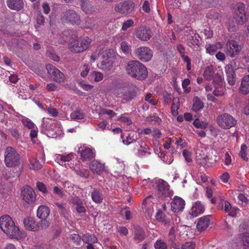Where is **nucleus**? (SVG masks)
<instances>
[{"label":"nucleus","instance_id":"f257e3e1","mask_svg":"<svg viewBox=\"0 0 249 249\" xmlns=\"http://www.w3.org/2000/svg\"><path fill=\"white\" fill-rule=\"evenodd\" d=\"M203 76L207 81L213 79V85L214 88L213 94L216 96H222L224 94L223 79L222 75L217 72L214 74V69L212 67H207L205 70Z\"/></svg>","mask_w":249,"mask_h":249},{"label":"nucleus","instance_id":"f03ea898","mask_svg":"<svg viewBox=\"0 0 249 249\" xmlns=\"http://www.w3.org/2000/svg\"><path fill=\"white\" fill-rule=\"evenodd\" d=\"M126 71L130 76L140 80H145L148 76V71L145 66L137 60L129 61Z\"/></svg>","mask_w":249,"mask_h":249},{"label":"nucleus","instance_id":"7ed1b4c3","mask_svg":"<svg viewBox=\"0 0 249 249\" xmlns=\"http://www.w3.org/2000/svg\"><path fill=\"white\" fill-rule=\"evenodd\" d=\"M0 227L10 238L18 239L20 236L18 227L15 225L12 218L8 215L0 217Z\"/></svg>","mask_w":249,"mask_h":249},{"label":"nucleus","instance_id":"20e7f679","mask_svg":"<svg viewBox=\"0 0 249 249\" xmlns=\"http://www.w3.org/2000/svg\"><path fill=\"white\" fill-rule=\"evenodd\" d=\"M4 162L8 167L19 166L21 163V156L14 148L9 146L5 151Z\"/></svg>","mask_w":249,"mask_h":249},{"label":"nucleus","instance_id":"39448f33","mask_svg":"<svg viewBox=\"0 0 249 249\" xmlns=\"http://www.w3.org/2000/svg\"><path fill=\"white\" fill-rule=\"evenodd\" d=\"M218 125L221 128L228 129L237 124V120L227 113H219L216 120Z\"/></svg>","mask_w":249,"mask_h":249},{"label":"nucleus","instance_id":"423d86ee","mask_svg":"<svg viewBox=\"0 0 249 249\" xmlns=\"http://www.w3.org/2000/svg\"><path fill=\"white\" fill-rule=\"evenodd\" d=\"M91 43V39L86 37L73 39L69 45V49L73 53H79L87 49Z\"/></svg>","mask_w":249,"mask_h":249},{"label":"nucleus","instance_id":"0eeeda50","mask_svg":"<svg viewBox=\"0 0 249 249\" xmlns=\"http://www.w3.org/2000/svg\"><path fill=\"white\" fill-rule=\"evenodd\" d=\"M135 4L131 0H124L115 5L114 10L122 15L131 14L134 10Z\"/></svg>","mask_w":249,"mask_h":249},{"label":"nucleus","instance_id":"6e6552de","mask_svg":"<svg viewBox=\"0 0 249 249\" xmlns=\"http://www.w3.org/2000/svg\"><path fill=\"white\" fill-rule=\"evenodd\" d=\"M135 54L137 57L143 62L150 61L153 56L152 51L147 47H141L135 51Z\"/></svg>","mask_w":249,"mask_h":249},{"label":"nucleus","instance_id":"1a4fd4ad","mask_svg":"<svg viewBox=\"0 0 249 249\" xmlns=\"http://www.w3.org/2000/svg\"><path fill=\"white\" fill-rule=\"evenodd\" d=\"M21 196L26 203L32 204L36 200V194L34 189L29 186H25L22 188Z\"/></svg>","mask_w":249,"mask_h":249},{"label":"nucleus","instance_id":"9d476101","mask_svg":"<svg viewBox=\"0 0 249 249\" xmlns=\"http://www.w3.org/2000/svg\"><path fill=\"white\" fill-rule=\"evenodd\" d=\"M245 5L243 3H238L235 6V18L238 24H244L248 20V17L245 12Z\"/></svg>","mask_w":249,"mask_h":249},{"label":"nucleus","instance_id":"9b49d317","mask_svg":"<svg viewBox=\"0 0 249 249\" xmlns=\"http://www.w3.org/2000/svg\"><path fill=\"white\" fill-rule=\"evenodd\" d=\"M46 68L48 73L51 75L54 81L58 83L64 81V74L60 70L50 64L47 65Z\"/></svg>","mask_w":249,"mask_h":249},{"label":"nucleus","instance_id":"f8f14e48","mask_svg":"<svg viewBox=\"0 0 249 249\" xmlns=\"http://www.w3.org/2000/svg\"><path fill=\"white\" fill-rule=\"evenodd\" d=\"M157 188L159 191L158 197L160 199L171 197L172 196V193L169 190V186L166 181L160 179L158 182Z\"/></svg>","mask_w":249,"mask_h":249},{"label":"nucleus","instance_id":"ddd939ff","mask_svg":"<svg viewBox=\"0 0 249 249\" xmlns=\"http://www.w3.org/2000/svg\"><path fill=\"white\" fill-rule=\"evenodd\" d=\"M226 50L228 55L234 57L239 54L241 50V47L236 41L231 40L227 43Z\"/></svg>","mask_w":249,"mask_h":249},{"label":"nucleus","instance_id":"4468645a","mask_svg":"<svg viewBox=\"0 0 249 249\" xmlns=\"http://www.w3.org/2000/svg\"><path fill=\"white\" fill-rule=\"evenodd\" d=\"M62 18L67 22L72 24H78L80 20V17L73 10L69 9L63 13Z\"/></svg>","mask_w":249,"mask_h":249},{"label":"nucleus","instance_id":"2eb2a0df","mask_svg":"<svg viewBox=\"0 0 249 249\" xmlns=\"http://www.w3.org/2000/svg\"><path fill=\"white\" fill-rule=\"evenodd\" d=\"M110 53L106 50L104 52L102 56L103 60L101 62V66L103 69L109 70L113 67V60Z\"/></svg>","mask_w":249,"mask_h":249},{"label":"nucleus","instance_id":"dca6fc26","mask_svg":"<svg viewBox=\"0 0 249 249\" xmlns=\"http://www.w3.org/2000/svg\"><path fill=\"white\" fill-rule=\"evenodd\" d=\"M135 35L138 38L142 41L148 40L152 36L151 30L144 26L139 28L136 31Z\"/></svg>","mask_w":249,"mask_h":249},{"label":"nucleus","instance_id":"f3484780","mask_svg":"<svg viewBox=\"0 0 249 249\" xmlns=\"http://www.w3.org/2000/svg\"><path fill=\"white\" fill-rule=\"evenodd\" d=\"M171 210L174 213L182 211L184 207L185 201L180 197L175 196L171 203Z\"/></svg>","mask_w":249,"mask_h":249},{"label":"nucleus","instance_id":"a211bd4d","mask_svg":"<svg viewBox=\"0 0 249 249\" xmlns=\"http://www.w3.org/2000/svg\"><path fill=\"white\" fill-rule=\"evenodd\" d=\"M23 224L25 229L29 231H38L39 230V226L36 224L33 218L28 217L23 220Z\"/></svg>","mask_w":249,"mask_h":249},{"label":"nucleus","instance_id":"6ab92c4d","mask_svg":"<svg viewBox=\"0 0 249 249\" xmlns=\"http://www.w3.org/2000/svg\"><path fill=\"white\" fill-rule=\"evenodd\" d=\"M211 216V215H208L198 219L196 229L198 231H201L207 228L210 224V217Z\"/></svg>","mask_w":249,"mask_h":249},{"label":"nucleus","instance_id":"aec40b11","mask_svg":"<svg viewBox=\"0 0 249 249\" xmlns=\"http://www.w3.org/2000/svg\"><path fill=\"white\" fill-rule=\"evenodd\" d=\"M205 208L199 201L195 202L191 208L190 214L193 217H196L204 212Z\"/></svg>","mask_w":249,"mask_h":249},{"label":"nucleus","instance_id":"412c9836","mask_svg":"<svg viewBox=\"0 0 249 249\" xmlns=\"http://www.w3.org/2000/svg\"><path fill=\"white\" fill-rule=\"evenodd\" d=\"M89 168L94 174L100 175L105 170V165L97 160H93L89 165Z\"/></svg>","mask_w":249,"mask_h":249},{"label":"nucleus","instance_id":"4be33fe9","mask_svg":"<svg viewBox=\"0 0 249 249\" xmlns=\"http://www.w3.org/2000/svg\"><path fill=\"white\" fill-rule=\"evenodd\" d=\"M7 4L10 9L17 11L24 7L23 0H7Z\"/></svg>","mask_w":249,"mask_h":249},{"label":"nucleus","instance_id":"5701e85b","mask_svg":"<svg viewBox=\"0 0 249 249\" xmlns=\"http://www.w3.org/2000/svg\"><path fill=\"white\" fill-rule=\"evenodd\" d=\"M187 39L189 41L190 47H192L194 45L199 46L200 42L199 40V36L196 33H194L193 31H190L188 34L186 36Z\"/></svg>","mask_w":249,"mask_h":249},{"label":"nucleus","instance_id":"b1692460","mask_svg":"<svg viewBox=\"0 0 249 249\" xmlns=\"http://www.w3.org/2000/svg\"><path fill=\"white\" fill-rule=\"evenodd\" d=\"M119 94L120 95V97L126 102L132 100L136 96V93L128 88L123 89Z\"/></svg>","mask_w":249,"mask_h":249},{"label":"nucleus","instance_id":"393cba45","mask_svg":"<svg viewBox=\"0 0 249 249\" xmlns=\"http://www.w3.org/2000/svg\"><path fill=\"white\" fill-rule=\"evenodd\" d=\"M91 196L93 201L96 203H101L103 200L102 191L99 188H93Z\"/></svg>","mask_w":249,"mask_h":249},{"label":"nucleus","instance_id":"a878e982","mask_svg":"<svg viewBox=\"0 0 249 249\" xmlns=\"http://www.w3.org/2000/svg\"><path fill=\"white\" fill-rule=\"evenodd\" d=\"M136 146L138 148L137 155L139 157L145 155L146 153H150L148 151L149 148L148 146L143 141H140L136 144Z\"/></svg>","mask_w":249,"mask_h":249},{"label":"nucleus","instance_id":"bb28decb","mask_svg":"<svg viewBox=\"0 0 249 249\" xmlns=\"http://www.w3.org/2000/svg\"><path fill=\"white\" fill-rule=\"evenodd\" d=\"M94 157V154L89 148H86L81 151V159L84 161L90 160Z\"/></svg>","mask_w":249,"mask_h":249},{"label":"nucleus","instance_id":"cd10ccee","mask_svg":"<svg viewBox=\"0 0 249 249\" xmlns=\"http://www.w3.org/2000/svg\"><path fill=\"white\" fill-rule=\"evenodd\" d=\"M50 214V210L48 207L41 205L37 211V216L40 219L47 218Z\"/></svg>","mask_w":249,"mask_h":249},{"label":"nucleus","instance_id":"c85d7f7f","mask_svg":"<svg viewBox=\"0 0 249 249\" xmlns=\"http://www.w3.org/2000/svg\"><path fill=\"white\" fill-rule=\"evenodd\" d=\"M240 90L244 94H247L249 93V74L245 76L242 78Z\"/></svg>","mask_w":249,"mask_h":249},{"label":"nucleus","instance_id":"c756f323","mask_svg":"<svg viewBox=\"0 0 249 249\" xmlns=\"http://www.w3.org/2000/svg\"><path fill=\"white\" fill-rule=\"evenodd\" d=\"M134 239L141 241L143 240L145 236L144 231L139 226H135L134 227Z\"/></svg>","mask_w":249,"mask_h":249},{"label":"nucleus","instance_id":"7c9ffc66","mask_svg":"<svg viewBox=\"0 0 249 249\" xmlns=\"http://www.w3.org/2000/svg\"><path fill=\"white\" fill-rule=\"evenodd\" d=\"M74 154L73 153H71L68 154L67 155H63L58 154L56 155V160H57V162L60 164L62 165V164L64 162L69 161L74 158Z\"/></svg>","mask_w":249,"mask_h":249},{"label":"nucleus","instance_id":"2f4dec72","mask_svg":"<svg viewBox=\"0 0 249 249\" xmlns=\"http://www.w3.org/2000/svg\"><path fill=\"white\" fill-rule=\"evenodd\" d=\"M240 68H241V67L240 66V61L238 59H233L230 62V64L226 66L225 70H228L235 72V71Z\"/></svg>","mask_w":249,"mask_h":249},{"label":"nucleus","instance_id":"473e14b6","mask_svg":"<svg viewBox=\"0 0 249 249\" xmlns=\"http://www.w3.org/2000/svg\"><path fill=\"white\" fill-rule=\"evenodd\" d=\"M238 21L236 20V18H229L227 23L228 29L229 31L235 32L238 28ZM239 25L240 24H239Z\"/></svg>","mask_w":249,"mask_h":249},{"label":"nucleus","instance_id":"72a5a7b5","mask_svg":"<svg viewBox=\"0 0 249 249\" xmlns=\"http://www.w3.org/2000/svg\"><path fill=\"white\" fill-rule=\"evenodd\" d=\"M226 73L227 79L228 83L231 85H234L235 84L236 77L235 72L228 70H225Z\"/></svg>","mask_w":249,"mask_h":249},{"label":"nucleus","instance_id":"f704fd0d","mask_svg":"<svg viewBox=\"0 0 249 249\" xmlns=\"http://www.w3.org/2000/svg\"><path fill=\"white\" fill-rule=\"evenodd\" d=\"M83 241L87 244H94L97 242V239L96 237L93 234H85L82 238Z\"/></svg>","mask_w":249,"mask_h":249},{"label":"nucleus","instance_id":"c9c22d12","mask_svg":"<svg viewBox=\"0 0 249 249\" xmlns=\"http://www.w3.org/2000/svg\"><path fill=\"white\" fill-rule=\"evenodd\" d=\"M121 138L122 139L123 143L124 144L129 145L131 143H133L134 142H136L137 140V137H135L134 135H132L131 134H128V135L126 136V140L124 139V134H121Z\"/></svg>","mask_w":249,"mask_h":249},{"label":"nucleus","instance_id":"e433bc0d","mask_svg":"<svg viewBox=\"0 0 249 249\" xmlns=\"http://www.w3.org/2000/svg\"><path fill=\"white\" fill-rule=\"evenodd\" d=\"M71 118L74 120H81L85 116V113L81 110H75L71 114Z\"/></svg>","mask_w":249,"mask_h":249},{"label":"nucleus","instance_id":"4c0bfd02","mask_svg":"<svg viewBox=\"0 0 249 249\" xmlns=\"http://www.w3.org/2000/svg\"><path fill=\"white\" fill-rule=\"evenodd\" d=\"M179 107V100L178 98H174L173 100V104L171 107V112L174 116L178 114V109Z\"/></svg>","mask_w":249,"mask_h":249},{"label":"nucleus","instance_id":"58836bf2","mask_svg":"<svg viewBox=\"0 0 249 249\" xmlns=\"http://www.w3.org/2000/svg\"><path fill=\"white\" fill-rule=\"evenodd\" d=\"M203 107V103L199 100V99L197 97H196L195 98V101L193 103L192 109L195 111L197 112L200 109H202Z\"/></svg>","mask_w":249,"mask_h":249},{"label":"nucleus","instance_id":"ea45409f","mask_svg":"<svg viewBox=\"0 0 249 249\" xmlns=\"http://www.w3.org/2000/svg\"><path fill=\"white\" fill-rule=\"evenodd\" d=\"M75 173L78 176L85 178H89V171L84 168L75 169Z\"/></svg>","mask_w":249,"mask_h":249},{"label":"nucleus","instance_id":"a19ab883","mask_svg":"<svg viewBox=\"0 0 249 249\" xmlns=\"http://www.w3.org/2000/svg\"><path fill=\"white\" fill-rule=\"evenodd\" d=\"M46 54L48 57L56 62H58L60 60L59 57L56 55L54 50L51 49L47 50Z\"/></svg>","mask_w":249,"mask_h":249},{"label":"nucleus","instance_id":"79ce46f5","mask_svg":"<svg viewBox=\"0 0 249 249\" xmlns=\"http://www.w3.org/2000/svg\"><path fill=\"white\" fill-rule=\"evenodd\" d=\"M155 249H167V246L166 243L162 240H158L154 244Z\"/></svg>","mask_w":249,"mask_h":249},{"label":"nucleus","instance_id":"37998d69","mask_svg":"<svg viewBox=\"0 0 249 249\" xmlns=\"http://www.w3.org/2000/svg\"><path fill=\"white\" fill-rule=\"evenodd\" d=\"M194 125L196 128L205 129L207 127L208 124L205 122H201L198 119H196L193 122Z\"/></svg>","mask_w":249,"mask_h":249},{"label":"nucleus","instance_id":"c03bdc74","mask_svg":"<svg viewBox=\"0 0 249 249\" xmlns=\"http://www.w3.org/2000/svg\"><path fill=\"white\" fill-rule=\"evenodd\" d=\"M70 239L71 241L77 246L80 245L81 242V237L77 234H72L70 236Z\"/></svg>","mask_w":249,"mask_h":249},{"label":"nucleus","instance_id":"a18cd8bd","mask_svg":"<svg viewBox=\"0 0 249 249\" xmlns=\"http://www.w3.org/2000/svg\"><path fill=\"white\" fill-rule=\"evenodd\" d=\"M156 219L160 221L166 223V221L165 219V215L162 213L161 210L158 211L155 215Z\"/></svg>","mask_w":249,"mask_h":249},{"label":"nucleus","instance_id":"49530a36","mask_svg":"<svg viewBox=\"0 0 249 249\" xmlns=\"http://www.w3.org/2000/svg\"><path fill=\"white\" fill-rule=\"evenodd\" d=\"M36 188L44 194H47L48 192L46 185L42 182H37L36 183Z\"/></svg>","mask_w":249,"mask_h":249},{"label":"nucleus","instance_id":"de8ad7c7","mask_svg":"<svg viewBox=\"0 0 249 249\" xmlns=\"http://www.w3.org/2000/svg\"><path fill=\"white\" fill-rule=\"evenodd\" d=\"M244 249H249V233L245 234L242 238Z\"/></svg>","mask_w":249,"mask_h":249},{"label":"nucleus","instance_id":"09e8293b","mask_svg":"<svg viewBox=\"0 0 249 249\" xmlns=\"http://www.w3.org/2000/svg\"><path fill=\"white\" fill-rule=\"evenodd\" d=\"M30 163L32 166L31 168L33 170H38L40 169L42 167L39 162L36 159H34L33 161H31Z\"/></svg>","mask_w":249,"mask_h":249},{"label":"nucleus","instance_id":"8fccbe9b","mask_svg":"<svg viewBox=\"0 0 249 249\" xmlns=\"http://www.w3.org/2000/svg\"><path fill=\"white\" fill-rule=\"evenodd\" d=\"M79 84L84 90L86 91L91 90L93 88V86L92 85L87 84L84 81L79 82Z\"/></svg>","mask_w":249,"mask_h":249},{"label":"nucleus","instance_id":"3c124183","mask_svg":"<svg viewBox=\"0 0 249 249\" xmlns=\"http://www.w3.org/2000/svg\"><path fill=\"white\" fill-rule=\"evenodd\" d=\"M41 221L40 222L39 229H41L42 230L45 229L47 228L50 225V223L47 219V218L41 219Z\"/></svg>","mask_w":249,"mask_h":249},{"label":"nucleus","instance_id":"603ef678","mask_svg":"<svg viewBox=\"0 0 249 249\" xmlns=\"http://www.w3.org/2000/svg\"><path fill=\"white\" fill-rule=\"evenodd\" d=\"M3 176L6 180L9 181V182H13L14 181L13 178L17 179L18 178V174H16L15 176H13L11 172L6 173L4 175H3Z\"/></svg>","mask_w":249,"mask_h":249},{"label":"nucleus","instance_id":"864d4df0","mask_svg":"<svg viewBox=\"0 0 249 249\" xmlns=\"http://www.w3.org/2000/svg\"><path fill=\"white\" fill-rule=\"evenodd\" d=\"M134 24V21L132 19H128L123 23L122 30L123 31L126 30L128 28L132 26Z\"/></svg>","mask_w":249,"mask_h":249},{"label":"nucleus","instance_id":"5fc2aeb1","mask_svg":"<svg viewBox=\"0 0 249 249\" xmlns=\"http://www.w3.org/2000/svg\"><path fill=\"white\" fill-rule=\"evenodd\" d=\"M196 247V244L193 242H186L183 244L181 249H195Z\"/></svg>","mask_w":249,"mask_h":249},{"label":"nucleus","instance_id":"6e6d98bb","mask_svg":"<svg viewBox=\"0 0 249 249\" xmlns=\"http://www.w3.org/2000/svg\"><path fill=\"white\" fill-rule=\"evenodd\" d=\"M246 149L247 146L246 145H242L241 147V150L239 152V155L244 160H248V158L247 157V155L245 151Z\"/></svg>","mask_w":249,"mask_h":249},{"label":"nucleus","instance_id":"4d7b16f0","mask_svg":"<svg viewBox=\"0 0 249 249\" xmlns=\"http://www.w3.org/2000/svg\"><path fill=\"white\" fill-rule=\"evenodd\" d=\"M22 122L24 125L29 129H33L34 127L35 124L28 119H24Z\"/></svg>","mask_w":249,"mask_h":249},{"label":"nucleus","instance_id":"13d9d810","mask_svg":"<svg viewBox=\"0 0 249 249\" xmlns=\"http://www.w3.org/2000/svg\"><path fill=\"white\" fill-rule=\"evenodd\" d=\"M76 210L79 213H85L86 211V208L82 203L76 204Z\"/></svg>","mask_w":249,"mask_h":249},{"label":"nucleus","instance_id":"bf43d9fd","mask_svg":"<svg viewBox=\"0 0 249 249\" xmlns=\"http://www.w3.org/2000/svg\"><path fill=\"white\" fill-rule=\"evenodd\" d=\"M55 205L57 206L61 213L64 214L66 213L67 210L66 204L56 203Z\"/></svg>","mask_w":249,"mask_h":249},{"label":"nucleus","instance_id":"052dcab7","mask_svg":"<svg viewBox=\"0 0 249 249\" xmlns=\"http://www.w3.org/2000/svg\"><path fill=\"white\" fill-rule=\"evenodd\" d=\"M92 74L94 77V79L95 82H99L102 80L103 78V75L100 72L93 71Z\"/></svg>","mask_w":249,"mask_h":249},{"label":"nucleus","instance_id":"680f3d73","mask_svg":"<svg viewBox=\"0 0 249 249\" xmlns=\"http://www.w3.org/2000/svg\"><path fill=\"white\" fill-rule=\"evenodd\" d=\"M217 48L214 45L210 44L206 48L207 52L211 54H213L214 53L216 52Z\"/></svg>","mask_w":249,"mask_h":249},{"label":"nucleus","instance_id":"e2e57ef3","mask_svg":"<svg viewBox=\"0 0 249 249\" xmlns=\"http://www.w3.org/2000/svg\"><path fill=\"white\" fill-rule=\"evenodd\" d=\"M53 193L57 195L59 197L62 198L64 196V193L62 190L58 186H54L53 188Z\"/></svg>","mask_w":249,"mask_h":249},{"label":"nucleus","instance_id":"0e129e2a","mask_svg":"<svg viewBox=\"0 0 249 249\" xmlns=\"http://www.w3.org/2000/svg\"><path fill=\"white\" fill-rule=\"evenodd\" d=\"M102 114H107L111 116V117H113L116 115V113H115L112 110L107 109L106 108H104L101 110Z\"/></svg>","mask_w":249,"mask_h":249},{"label":"nucleus","instance_id":"69168bd1","mask_svg":"<svg viewBox=\"0 0 249 249\" xmlns=\"http://www.w3.org/2000/svg\"><path fill=\"white\" fill-rule=\"evenodd\" d=\"M183 155L187 162H189L192 161L190 152L186 150H184L183 151Z\"/></svg>","mask_w":249,"mask_h":249},{"label":"nucleus","instance_id":"338daca9","mask_svg":"<svg viewBox=\"0 0 249 249\" xmlns=\"http://www.w3.org/2000/svg\"><path fill=\"white\" fill-rule=\"evenodd\" d=\"M57 88L56 86L54 83L47 84L46 86V89L49 91H54Z\"/></svg>","mask_w":249,"mask_h":249},{"label":"nucleus","instance_id":"774afa93","mask_svg":"<svg viewBox=\"0 0 249 249\" xmlns=\"http://www.w3.org/2000/svg\"><path fill=\"white\" fill-rule=\"evenodd\" d=\"M142 9L146 13H148L150 11V8L149 6V3L147 0H145L143 3L142 6Z\"/></svg>","mask_w":249,"mask_h":249}]
</instances>
